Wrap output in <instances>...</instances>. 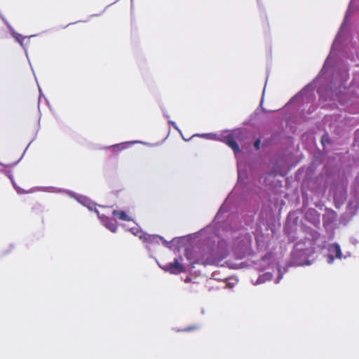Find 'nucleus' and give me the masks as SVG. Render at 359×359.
<instances>
[{
  "label": "nucleus",
  "mask_w": 359,
  "mask_h": 359,
  "mask_svg": "<svg viewBox=\"0 0 359 359\" xmlns=\"http://www.w3.org/2000/svg\"><path fill=\"white\" fill-rule=\"evenodd\" d=\"M185 256L192 266L196 264H214L215 262L212 251L209 248L187 250Z\"/></svg>",
  "instance_id": "f257e3e1"
},
{
  "label": "nucleus",
  "mask_w": 359,
  "mask_h": 359,
  "mask_svg": "<svg viewBox=\"0 0 359 359\" xmlns=\"http://www.w3.org/2000/svg\"><path fill=\"white\" fill-rule=\"evenodd\" d=\"M163 269L172 274H179L186 271L185 266L177 259H175L173 262L168 264Z\"/></svg>",
  "instance_id": "f03ea898"
},
{
  "label": "nucleus",
  "mask_w": 359,
  "mask_h": 359,
  "mask_svg": "<svg viewBox=\"0 0 359 359\" xmlns=\"http://www.w3.org/2000/svg\"><path fill=\"white\" fill-rule=\"evenodd\" d=\"M222 141L233 149L235 154L241 151L240 147L233 134H229L223 137Z\"/></svg>",
  "instance_id": "7ed1b4c3"
},
{
  "label": "nucleus",
  "mask_w": 359,
  "mask_h": 359,
  "mask_svg": "<svg viewBox=\"0 0 359 359\" xmlns=\"http://www.w3.org/2000/svg\"><path fill=\"white\" fill-rule=\"evenodd\" d=\"M113 216L117 217L118 219L122 221H131L132 218L128 216L124 211L123 210H114L112 212Z\"/></svg>",
  "instance_id": "20e7f679"
},
{
  "label": "nucleus",
  "mask_w": 359,
  "mask_h": 359,
  "mask_svg": "<svg viewBox=\"0 0 359 359\" xmlns=\"http://www.w3.org/2000/svg\"><path fill=\"white\" fill-rule=\"evenodd\" d=\"M329 252L332 255L334 254L336 255V257L338 259H341L342 257L340 246L337 243L330 245L329 247Z\"/></svg>",
  "instance_id": "39448f33"
},
{
  "label": "nucleus",
  "mask_w": 359,
  "mask_h": 359,
  "mask_svg": "<svg viewBox=\"0 0 359 359\" xmlns=\"http://www.w3.org/2000/svg\"><path fill=\"white\" fill-rule=\"evenodd\" d=\"M273 278V275L271 273H265L262 275H261L258 279L257 283H263L266 280H271Z\"/></svg>",
  "instance_id": "423d86ee"
},
{
  "label": "nucleus",
  "mask_w": 359,
  "mask_h": 359,
  "mask_svg": "<svg viewBox=\"0 0 359 359\" xmlns=\"http://www.w3.org/2000/svg\"><path fill=\"white\" fill-rule=\"evenodd\" d=\"M105 226L109 229L111 232H116L117 230V224L114 222H112L111 221L108 220L105 223Z\"/></svg>",
  "instance_id": "0eeeda50"
},
{
  "label": "nucleus",
  "mask_w": 359,
  "mask_h": 359,
  "mask_svg": "<svg viewBox=\"0 0 359 359\" xmlns=\"http://www.w3.org/2000/svg\"><path fill=\"white\" fill-rule=\"evenodd\" d=\"M198 329V325H192V326H189V327H184V329L182 330V332H191V331L196 330Z\"/></svg>",
  "instance_id": "6e6552de"
},
{
  "label": "nucleus",
  "mask_w": 359,
  "mask_h": 359,
  "mask_svg": "<svg viewBox=\"0 0 359 359\" xmlns=\"http://www.w3.org/2000/svg\"><path fill=\"white\" fill-rule=\"evenodd\" d=\"M260 144H261V140L260 139H257L255 142H254V147H255L256 149H259V147H260Z\"/></svg>",
  "instance_id": "1a4fd4ad"
},
{
  "label": "nucleus",
  "mask_w": 359,
  "mask_h": 359,
  "mask_svg": "<svg viewBox=\"0 0 359 359\" xmlns=\"http://www.w3.org/2000/svg\"><path fill=\"white\" fill-rule=\"evenodd\" d=\"M333 260H334V257H333V255H330V256H329V262H330V263H332V262H333Z\"/></svg>",
  "instance_id": "9d476101"
},
{
  "label": "nucleus",
  "mask_w": 359,
  "mask_h": 359,
  "mask_svg": "<svg viewBox=\"0 0 359 359\" xmlns=\"http://www.w3.org/2000/svg\"><path fill=\"white\" fill-rule=\"evenodd\" d=\"M191 281V278L189 277H187L186 279L184 280L185 283H189Z\"/></svg>",
  "instance_id": "9b49d317"
},
{
  "label": "nucleus",
  "mask_w": 359,
  "mask_h": 359,
  "mask_svg": "<svg viewBox=\"0 0 359 359\" xmlns=\"http://www.w3.org/2000/svg\"><path fill=\"white\" fill-rule=\"evenodd\" d=\"M11 180L12 184H13V187H15V189H17L15 182L11 178Z\"/></svg>",
  "instance_id": "f8f14e48"
}]
</instances>
